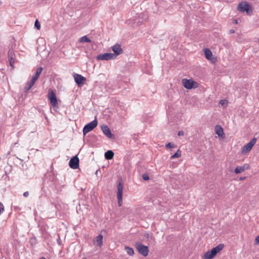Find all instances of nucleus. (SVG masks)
<instances>
[{
  "mask_svg": "<svg viewBox=\"0 0 259 259\" xmlns=\"http://www.w3.org/2000/svg\"><path fill=\"white\" fill-rule=\"evenodd\" d=\"M238 10L243 13L246 12L248 15L252 13L251 6L247 2L240 3L238 6Z\"/></svg>",
  "mask_w": 259,
  "mask_h": 259,
  "instance_id": "nucleus-1",
  "label": "nucleus"
},
{
  "mask_svg": "<svg viewBox=\"0 0 259 259\" xmlns=\"http://www.w3.org/2000/svg\"><path fill=\"white\" fill-rule=\"evenodd\" d=\"M136 249L138 252L143 255L144 256H147L149 252V248L148 246L143 245L141 242H137L135 244Z\"/></svg>",
  "mask_w": 259,
  "mask_h": 259,
  "instance_id": "nucleus-2",
  "label": "nucleus"
},
{
  "mask_svg": "<svg viewBox=\"0 0 259 259\" xmlns=\"http://www.w3.org/2000/svg\"><path fill=\"white\" fill-rule=\"evenodd\" d=\"M98 125V121L96 119L93 120L92 122L85 125L83 128V134L84 135H86L88 133L92 131Z\"/></svg>",
  "mask_w": 259,
  "mask_h": 259,
  "instance_id": "nucleus-3",
  "label": "nucleus"
},
{
  "mask_svg": "<svg viewBox=\"0 0 259 259\" xmlns=\"http://www.w3.org/2000/svg\"><path fill=\"white\" fill-rule=\"evenodd\" d=\"M48 98L50 101L51 104L54 108L58 107V103L56 96L52 90H50L49 91Z\"/></svg>",
  "mask_w": 259,
  "mask_h": 259,
  "instance_id": "nucleus-4",
  "label": "nucleus"
},
{
  "mask_svg": "<svg viewBox=\"0 0 259 259\" xmlns=\"http://www.w3.org/2000/svg\"><path fill=\"white\" fill-rule=\"evenodd\" d=\"M182 83L183 86L187 89L190 90L193 88H196L197 87V85H195V84H197V83L193 81L192 79H187L186 78L183 79L182 80Z\"/></svg>",
  "mask_w": 259,
  "mask_h": 259,
  "instance_id": "nucleus-5",
  "label": "nucleus"
},
{
  "mask_svg": "<svg viewBox=\"0 0 259 259\" xmlns=\"http://www.w3.org/2000/svg\"><path fill=\"white\" fill-rule=\"evenodd\" d=\"M256 140L255 138H253L251 141L243 146L242 148V153L243 154H246L249 152L252 149V147L255 144Z\"/></svg>",
  "mask_w": 259,
  "mask_h": 259,
  "instance_id": "nucleus-6",
  "label": "nucleus"
},
{
  "mask_svg": "<svg viewBox=\"0 0 259 259\" xmlns=\"http://www.w3.org/2000/svg\"><path fill=\"white\" fill-rule=\"evenodd\" d=\"M97 59L100 60H109L116 58V55L113 53L101 54L97 56Z\"/></svg>",
  "mask_w": 259,
  "mask_h": 259,
  "instance_id": "nucleus-7",
  "label": "nucleus"
},
{
  "mask_svg": "<svg viewBox=\"0 0 259 259\" xmlns=\"http://www.w3.org/2000/svg\"><path fill=\"white\" fill-rule=\"evenodd\" d=\"M73 77L75 82L79 87L82 86L87 80L85 77L77 73H74Z\"/></svg>",
  "mask_w": 259,
  "mask_h": 259,
  "instance_id": "nucleus-8",
  "label": "nucleus"
},
{
  "mask_svg": "<svg viewBox=\"0 0 259 259\" xmlns=\"http://www.w3.org/2000/svg\"><path fill=\"white\" fill-rule=\"evenodd\" d=\"M122 193L123 185L121 183H119L117 185V198L119 206H121L122 204Z\"/></svg>",
  "mask_w": 259,
  "mask_h": 259,
  "instance_id": "nucleus-9",
  "label": "nucleus"
},
{
  "mask_svg": "<svg viewBox=\"0 0 259 259\" xmlns=\"http://www.w3.org/2000/svg\"><path fill=\"white\" fill-rule=\"evenodd\" d=\"M79 160L77 155L72 157L69 161V166L73 169H76L79 167Z\"/></svg>",
  "mask_w": 259,
  "mask_h": 259,
  "instance_id": "nucleus-10",
  "label": "nucleus"
},
{
  "mask_svg": "<svg viewBox=\"0 0 259 259\" xmlns=\"http://www.w3.org/2000/svg\"><path fill=\"white\" fill-rule=\"evenodd\" d=\"M205 58L210 61L211 62L214 63L216 61V58L212 57V54L211 51L207 48H206L204 50Z\"/></svg>",
  "mask_w": 259,
  "mask_h": 259,
  "instance_id": "nucleus-11",
  "label": "nucleus"
},
{
  "mask_svg": "<svg viewBox=\"0 0 259 259\" xmlns=\"http://www.w3.org/2000/svg\"><path fill=\"white\" fill-rule=\"evenodd\" d=\"M101 129L103 133L109 138H113V135L111 133V132L109 127L106 125H103L101 126Z\"/></svg>",
  "mask_w": 259,
  "mask_h": 259,
  "instance_id": "nucleus-12",
  "label": "nucleus"
},
{
  "mask_svg": "<svg viewBox=\"0 0 259 259\" xmlns=\"http://www.w3.org/2000/svg\"><path fill=\"white\" fill-rule=\"evenodd\" d=\"M249 165L248 164H245L242 166H237L235 168L234 172L236 174H239L244 171L245 170L249 168Z\"/></svg>",
  "mask_w": 259,
  "mask_h": 259,
  "instance_id": "nucleus-13",
  "label": "nucleus"
},
{
  "mask_svg": "<svg viewBox=\"0 0 259 259\" xmlns=\"http://www.w3.org/2000/svg\"><path fill=\"white\" fill-rule=\"evenodd\" d=\"M112 51H113L115 55H116V57L117 56L120 55L122 52V50L121 48V46L120 45L116 44L115 45H114L112 48Z\"/></svg>",
  "mask_w": 259,
  "mask_h": 259,
  "instance_id": "nucleus-14",
  "label": "nucleus"
},
{
  "mask_svg": "<svg viewBox=\"0 0 259 259\" xmlns=\"http://www.w3.org/2000/svg\"><path fill=\"white\" fill-rule=\"evenodd\" d=\"M35 82H34L33 80L31 79V80L29 82H28L26 83V85L24 88V92L27 93L29 90H30L31 88L33 87V85L34 84Z\"/></svg>",
  "mask_w": 259,
  "mask_h": 259,
  "instance_id": "nucleus-15",
  "label": "nucleus"
},
{
  "mask_svg": "<svg viewBox=\"0 0 259 259\" xmlns=\"http://www.w3.org/2000/svg\"><path fill=\"white\" fill-rule=\"evenodd\" d=\"M216 255L214 254V252L211 250L210 251H207L204 253V256L205 259H212Z\"/></svg>",
  "mask_w": 259,
  "mask_h": 259,
  "instance_id": "nucleus-16",
  "label": "nucleus"
},
{
  "mask_svg": "<svg viewBox=\"0 0 259 259\" xmlns=\"http://www.w3.org/2000/svg\"><path fill=\"white\" fill-rule=\"evenodd\" d=\"M216 255L214 254V252L211 250L210 251H207L204 253V256L205 259H212Z\"/></svg>",
  "mask_w": 259,
  "mask_h": 259,
  "instance_id": "nucleus-17",
  "label": "nucleus"
},
{
  "mask_svg": "<svg viewBox=\"0 0 259 259\" xmlns=\"http://www.w3.org/2000/svg\"><path fill=\"white\" fill-rule=\"evenodd\" d=\"M224 245L223 244H220L218 245H217L216 247H213L211 250L214 252V254H217L218 252H219L220 251H221Z\"/></svg>",
  "mask_w": 259,
  "mask_h": 259,
  "instance_id": "nucleus-18",
  "label": "nucleus"
},
{
  "mask_svg": "<svg viewBox=\"0 0 259 259\" xmlns=\"http://www.w3.org/2000/svg\"><path fill=\"white\" fill-rule=\"evenodd\" d=\"M95 244L97 246H101L103 245V236L99 235L97 236Z\"/></svg>",
  "mask_w": 259,
  "mask_h": 259,
  "instance_id": "nucleus-19",
  "label": "nucleus"
},
{
  "mask_svg": "<svg viewBox=\"0 0 259 259\" xmlns=\"http://www.w3.org/2000/svg\"><path fill=\"white\" fill-rule=\"evenodd\" d=\"M114 153L112 150H108L105 153V158L107 160H110L113 158Z\"/></svg>",
  "mask_w": 259,
  "mask_h": 259,
  "instance_id": "nucleus-20",
  "label": "nucleus"
},
{
  "mask_svg": "<svg viewBox=\"0 0 259 259\" xmlns=\"http://www.w3.org/2000/svg\"><path fill=\"white\" fill-rule=\"evenodd\" d=\"M215 133L218 136H222L224 134L223 129L220 125H217L215 126Z\"/></svg>",
  "mask_w": 259,
  "mask_h": 259,
  "instance_id": "nucleus-21",
  "label": "nucleus"
},
{
  "mask_svg": "<svg viewBox=\"0 0 259 259\" xmlns=\"http://www.w3.org/2000/svg\"><path fill=\"white\" fill-rule=\"evenodd\" d=\"M79 42L81 43L83 42H91V40L87 37V36H83L79 39Z\"/></svg>",
  "mask_w": 259,
  "mask_h": 259,
  "instance_id": "nucleus-22",
  "label": "nucleus"
},
{
  "mask_svg": "<svg viewBox=\"0 0 259 259\" xmlns=\"http://www.w3.org/2000/svg\"><path fill=\"white\" fill-rule=\"evenodd\" d=\"M125 250L126 251L127 253L130 255H133L134 254V249L130 247L125 246Z\"/></svg>",
  "mask_w": 259,
  "mask_h": 259,
  "instance_id": "nucleus-23",
  "label": "nucleus"
},
{
  "mask_svg": "<svg viewBox=\"0 0 259 259\" xmlns=\"http://www.w3.org/2000/svg\"><path fill=\"white\" fill-rule=\"evenodd\" d=\"M181 156V151L179 149L176 153H175L174 155H172L170 157V159H174L176 158L180 157Z\"/></svg>",
  "mask_w": 259,
  "mask_h": 259,
  "instance_id": "nucleus-24",
  "label": "nucleus"
},
{
  "mask_svg": "<svg viewBox=\"0 0 259 259\" xmlns=\"http://www.w3.org/2000/svg\"><path fill=\"white\" fill-rule=\"evenodd\" d=\"M220 104L222 106H226L228 104V101L227 100H221L220 101Z\"/></svg>",
  "mask_w": 259,
  "mask_h": 259,
  "instance_id": "nucleus-25",
  "label": "nucleus"
},
{
  "mask_svg": "<svg viewBox=\"0 0 259 259\" xmlns=\"http://www.w3.org/2000/svg\"><path fill=\"white\" fill-rule=\"evenodd\" d=\"M165 147L166 148H171L175 147V145L172 143H168L165 145Z\"/></svg>",
  "mask_w": 259,
  "mask_h": 259,
  "instance_id": "nucleus-26",
  "label": "nucleus"
},
{
  "mask_svg": "<svg viewBox=\"0 0 259 259\" xmlns=\"http://www.w3.org/2000/svg\"><path fill=\"white\" fill-rule=\"evenodd\" d=\"M34 25L38 30L40 29V25L38 20H35Z\"/></svg>",
  "mask_w": 259,
  "mask_h": 259,
  "instance_id": "nucleus-27",
  "label": "nucleus"
},
{
  "mask_svg": "<svg viewBox=\"0 0 259 259\" xmlns=\"http://www.w3.org/2000/svg\"><path fill=\"white\" fill-rule=\"evenodd\" d=\"M39 75L37 73H35L34 75L33 76L32 78V80H33L34 82H35L37 79H38V78L39 77Z\"/></svg>",
  "mask_w": 259,
  "mask_h": 259,
  "instance_id": "nucleus-28",
  "label": "nucleus"
},
{
  "mask_svg": "<svg viewBox=\"0 0 259 259\" xmlns=\"http://www.w3.org/2000/svg\"><path fill=\"white\" fill-rule=\"evenodd\" d=\"M42 71V68L41 67H39L37 68L35 73H37L38 74H39L40 75V74H41Z\"/></svg>",
  "mask_w": 259,
  "mask_h": 259,
  "instance_id": "nucleus-29",
  "label": "nucleus"
},
{
  "mask_svg": "<svg viewBox=\"0 0 259 259\" xmlns=\"http://www.w3.org/2000/svg\"><path fill=\"white\" fill-rule=\"evenodd\" d=\"M14 62H14V58L12 57H11V59H10V64L11 66H12V67H13V66H14Z\"/></svg>",
  "mask_w": 259,
  "mask_h": 259,
  "instance_id": "nucleus-30",
  "label": "nucleus"
},
{
  "mask_svg": "<svg viewBox=\"0 0 259 259\" xmlns=\"http://www.w3.org/2000/svg\"><path fill=\"white\" fill-rule=\"evenodd\" d=\"M142 178L144 180H148L149 179V177L148 175L147 174H143L142 175Z\"/></svg>",
  "mask_w": 259,
  "mask_h": 259,
  "instance_id": "nucleus-31",
  "label": "nucleus"
},
{
  "mask_svg": "<svg viewBox=\"0 0 259 259\" xmlns=\"http://www.w3.org/2000/svg\"><path fill=\"white\" fill-rule=\"evenodd\" d=\"M13 52L12 51L10 50L8 52V57H9V59H11V57H13Z\"/></svg>",
  "mask_w": 259,
  "mask_h": 259,
  "instance_id": "nucleus-32",
  "label": "nucleus"
},
{
  "mask_svg": "<svg viewBox=\"0 0 259 259\" xmlns=\"http://www.w3.org/2000/svg\"><path fill=\"white\" fill-rule=\"evenodd\" d=\"M29 195V192L26 191L23 193V196L25 197H27Z\"/></svg>",
  "mask_w": 259,
  "mask_h": 259,
  "instance_id": "nucleus-33",
  "label": "nucleus"
},
{
  "mask_svg": "<svg viewBox=\"0 0 259 259\" xmlns=\"http://www.w3.org/2000/svg\"><path fill=\"white\" fill-rule=\"evenodd\" d=\"M57 243H58V244L59 245H61V240H60V237H58V238L57 239Z\"/></svg>",
  "mask_w": 259,
  "mask_h": 259,
  "instance_id": "nucleus-34",
  "label": "nucleus"
},
{
  "mask_svg": "<svg viewBox=\"0 0 259 259\" xmlns=\"http://www.w3.org/2000/svg\"><path fill=\"white\" fill-rule=\"evenodd\" d=\"M255 242L256 244H259V236H257L255 238Z\"/></svg>",
  "mask_w": 259,
  "mask_h": 259,
  "instance_id": "nucleus-35",
  "label": "nucleus"
},
{
  "mask_svg": "<svg viewBox=\"0 0 259 259\" xmlns=\"http://www.w3.org/2000/svg\"><path fill=\"white\" fill-rule=\"evenodd\" d=\"M184 135V132L183 131H179L178 133L179 136H182Z\"/></svg>",
  "mask_w": 259,
  "mask_h": 259,
  "instance_id": "nucleus-36",
  "label": "nucleus"
},
{
  "mask_svg": "<svg viewBox=\"0 0 259 259\" xmlns=\"http://www.w3.org/2000/svg\"><path fill=\"white\" fill-rule=\"evenodd\" d=\"M230 32L231 33H234L235 32V30H234V29H231V30H230Z\"/></svg>",
  "mask_w": 259,
  "mask_h": 259,
  "instance_id": "nucleus-37",
  "label": "nucleus"
},
{
  "mask_svg": "<svg viewBox=\"0 0 259 259\" xmlns=\"http://www.w3.org/2000/svg\"><path fill=\"white\" fill-rule=\"evenodd\" d=\"M234 22L235 24H237L238 23V20L235 19L234 20Z\"/></svg>",
  "mask_w": 259,
  "mask_h": 259,
  "instance_id": "nucleus-38",
  "label": "nucleus"
},
{
  "mask_svg": "<svg viewBox=\"0 0 259 259\" xmlns=\"http://www.w3.org/2000/svg\"><path fill=\"white\" fill-rule=\"evenodd\" d=\"M245 179V177H241V178H240V180H244Z\"/></svg>",
  "mask_w": 259,
  "mask_h": 259,
  "instance_id": "nucleus-39",
  "label": "nucleus"
},
{
  "mask_svg": "<svg viewBox=\"0 0 259 259\" xmlns=\"http://www.w3.org/2000/svg\"><path fill=\"white\" fill-rule=\"evenodd\" d=\"M149 234H146L145 235V236L146 237H147V238H148V237H149Z\"/></svg>",
  "mask_w": 259,
  "mask_h": 259,
  "instance_id": "nucleus-40",
  "label": "nucleus"
},
{
  "mask_svg": "<svg viewBox=\"0 0 259 259\" xmlns=\"http://www.w3.org/2000/svg\"><path fill=\"white\" fill-rule=\"evenodd\" d=\"M39 259H46L45 257H41Z\"/></svg>",
  "mask_w": 259,
  "mask_h": 259,
  "instance_id": "nucleus-41",
  "label": "nucleus"
},
{
  "mask_svg": "<svg viewBox=\"0 0 259 259\" xmlns=\"http://www.w3.org/2000/svg\"><path fill=\"white\" fill-rule=\"evenodd\" d=\"M2 3L1 1H0V6L2 5Z\"/></svg>",
  "mask_w": 259,
  "mask_h": 259,
  "instance_id": "nucleus-42",
  "label": "nucleus"
},
{
  "mask_svg": "<svg viewBox=\"0 0 259 259\" xmlns=\"http://www.w3.org/2000/svg\"><path fill=\"white\" fill-rule=\"evenodd\" d=\"M81 259H87L86 257H83Z\"/></svg>",
  "mask_w": 259,
  "mask_h": 259,
  "instance_id": "nucleus-43",
  "label": "nucleus"
},
{
  "mask_svg": "<svg viewBox=\"0 0 259 259\" xmlns=\"http://www.w3.org/2000/svg\"><path fill=\"white\" fill-rule=\"evenodd\" d=\"M258 44H259V39H258Z\"/></svg>",
  "mask_w": 259,
  "mask_h": 259,
  "instance_id": "nucleus-44",
  "label": "nucleus"
}]
</instances>
